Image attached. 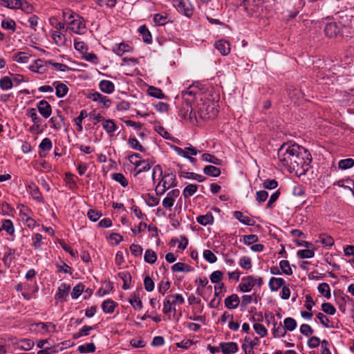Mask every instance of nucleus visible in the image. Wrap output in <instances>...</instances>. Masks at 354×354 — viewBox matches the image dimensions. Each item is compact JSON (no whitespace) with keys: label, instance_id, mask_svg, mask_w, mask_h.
Listing matches in <instances>:
<instances>
[{"label":"nucleus","instance_id":"obj_1","mask_svg":"<svg viewBox=\"0 0 354 354\" xmlns=\"http://www.w3.org/2000/svg\"><path fill=\"white\" fill-rule=\"evenodd\" d=\"M299 154L295 157L288 171L290 173H295L297 176H301L306 174L310 169L312 157L308 151L300 146Z\"/></svg>","mask_w":354,"mask_h":354},{"label":"nucleus","instance_id":"obj_2","mask_svg":"<svg viewBox=\"0 0 354 354\" xmlns=\"http://www.w3.org/2000/svg\"><path fill=\"white\" fill-rule=\"evenodd\" d=\"M299 150L300 145L296 143H283L278 149L279 165L288 170Z\"/></svg>","mask_w":354,"mask_h":354},{"label":"nucleus","instance_id":"obj_3","mask_svg":"<svg viewBox=\"0 0 354 354\" xmlns=\"http://www.w3.org/2000/svg\"><path fill=\"white\" fill-rule=\"evenodd\" d=\"M64 21L68 24L66 31H71L75 34L82 35L86 31V25L82 17L69 9L63 10Z\"/></svg>","mask_w":354,"mask_h":354},{"label":"nucleus","instance_id":"obj_4","mask_svg":"<svg viewBox=\"0 0 354 354\" xmlns=\"http://www.w3.org/2000/svg\"><path fill=\"white\" fill-rule=\"evenodd\" d=\"M344 28V25L340 21H330L326 24L324 32L328 37H338L342 36Z\"/></svg>","mask_w":354,"mask_h":354},{"label":"nucleus","instance_id":"obj_5","mask_svg":"<svg viewBox=\"0 0 354 354\" xmlns=\"http://www.w3.org/2000/svg\"><path fill=\"white\" fill-rule=\"evenodd\" d=\"M30 329L32 331L39 333L41 335L55 333L57 331L56 325L52 322H37L30 325Z\"/></svg>","mask_w":354,"mask_h":354},{"label":"nucleus","instance_id":"obj_6","mask_svg":"<svg viewBox=\"0 0 354 354\" xmlns=\"http://www.w3.org/2000/svg\"><path fill=\"white\" fill-rule=\"evenodd\" d=\"M176 185V178L162 176L155 188V192L157 195L161 196L164 194L171 187H174Z\"/></svg>","mask_w":354,"mask_h":354},{"label":"nucleus","instance_id":"obj_7","mask_svg":"<svg viewBox=\"0 0 354 354\" xmlns=\"http://www.w3.org/2000/svg\"><path fill=\"white\" fill-rule=\"evenodd\" d=\"M178 115L185 120H192L196 118V113L194 111L192 104L187 102H184L179 110Z\"/></svg>","mask_w":354,"mask_h":354},{"label":"nucleus","instance_id":"obj_8","mask_svg":"<svg viewBox=\"0 0 354 354\" xmlns=\"http://www.w3.org/2000/svg\"><path fill=\"white\" fill-rule=\"evenodd\" d=\"M173 149L178 156L185 158H189L190 156H196L198 153H201V151L198 150L191 145L183 149L177 146H174Z\"/></svg>","mask_w":354,"mask_h":354},{"label":"nucleus","instance_id":"obj_9","mask_svg":"<svg viewBox=\"0 0 354 354\" xmlns=\"http://www.w3.org/2000/svg\"><path fill=\"white\" fill-rule=\"evenodd\" d=\"M180 195V191L178 189H172L169 191L165 198L162 200V206L168 210H171L173 207L175 200Z\"/></svg>","mask_w":354,"mask_h":354},{"label":"nucleus","instance_id":"obj_10","mask_svg":"<svg viewBox=\"0 0 354 354\" xmlns=\"http://www.w3.org/2000/svg\"><path fill=\"white\" fill-rule=\"evenodd\" d=\"M89 98L95 102L101 104L102 108H109L111 104V100L98 92H95L89 95Z\"/></svg>","mask_w":354,"mask_h":354},{"label":"nucleus","instance_id":"obj_11","mask_svg":"<svg viewBox=\"0 0 354 354\" xmlns=\"http://www.w3.org/2000/svg\"><path fill=\"white\" fill-rule=\"evenodd\" d=\"M254 286V277L253 276H247L241 279V282L238 286V288L243 292H250Z\"/></svg>","mask_w":354,"mask_h":354},{"label":"nucleus","instance_id":"obj_12","mask_svg":"<svg viewBox=\"0 0 354 354\" xmlns=\"http://www.w3.org/2000/svg\"><path fill=\"white\" fill-rule=\"evenodd\" d=\"M37 108L40 115L44 118H48L52 113V107L46 100H42L37 104Z\"/></svg>","mask_w":354,"mask_h":354},{"label":"nucleus","instance_id":"obj_13","mask_svg":"<svg viewBox=\"0 0 354 354\" xmlns=\"http://www.w3.org/2000/svg\"><path fill=\"white\" fill-rule=\"evenodd\" d=\"M196 90V88L192 86L182 91L183 102L192 104L195 98H196L197 92Z\"/></svg>","mask_w":354,"mask_h":354},{"label":"nucleus","instance_id":"obj_14","mask_svg":"<svg viewBox=\"0 0 354 354\" xmlns=\"http://www.w3.org/2000/svg\"><path fill=\"white\" fill-rule=\"evenodd\" d=\"M219 346L223 354L236 353L239 350L237 344L232 342H221Z\"/></svg>","mask_w":354,"mask_h":354},{"label":"nucleus","instance_id":"obj_15","mask_svg":"<svg viewBox=\"0 0 354 354\" xmlns=\"http://www.w3.org/2000/svg\"><path fill=\"white\" fill-rule=\"evenodd\" d=\"M240 299L236 294H232L227 297L224 301L225 306L230 310L236 309L240 304Z\"/></svg>","mask_w":354,"mask_h":354},{"label":"nucleus","instance_id":"obj_16","mask_svg":"<svg viewBox=\"0 0 354 354\" xmlns=\"http://www.w3.org/2000/svg\"><path fill=\"white\" fill-rule=\"evenodd\" d=\"M178 166L180 167V171H178V174L180 177H183L187 179L196 180L200 183L203 182L205 180V178L203 176L194 172L184 171L182 170L181 165L178 164Z\"/></svg>","mask_w":354,"mask_h":354},{"label":"nucleus","instance_id":"obj_17","mask_svg":"<svg viewBox=\"0 0 354 354\" xmlns=\"http://www.w3.org/2000/svg\"><path fill=\"white\" fill-rule=\"evenodd\" d=\"M71 290L70 285L66 283H61L58 287V291L55 294V299L63 301L66 299V297L68 296V292Z\"/></svg>","mask_w":354,"mask_h":354},{"label":"nucleus","instance_id":"obj_18","mask_svg":"<svg viewBox=\"0 0 354 354\" xmlns=\"http://www.w3.org/2000/svg\"><path fill=\"white\" fill-rule=\"evenodd\" d=\"M285 283V280L283 278L272 277L270 279L268 286L271 291L277 292L284 286Z\"/></svg>","mask_w":354,"mask_h":354},{"label":"nucleus","instance_id":"obj_19","mask_svg":"<svg viewBox=\"0 0 354 354\" xmlns=\"http://www.w3.org/2000/svg\"><path fill=\"white\" fill-rule=\"evenodd\" d=\"M214 46L223 56L227 55L230 52V44L225 40L216 41Z\"/></svg>","mask_w":354,"mask_h":354},{"label":"nucleus","instance_id":"obj_20","mask_svg":"<svg viewBox=\"0 0 354 354\" xmlns=\"http://www.w3.org/2000/svg\"><path fill=\"white\" fill-rule=\"evenodd\" d=\"M28 189L34 200L39 203L43 202V198L39 189L35 183H30L28 185Z\"/></svg>","mask_w":354,"mask_h":354},{"label":"nucleus","instance_id":"obj_21","mask_svg":"<svg viewBox=\"0 0 354 354\" xmlns=\"http://www.w3.org/2000/svg\"><path fill=\"white\" fill-rule=\"evenodd\" d=\"M118 304L113 300L109 299L104 301L102 304V308L104 313L111 314L114 312Z\"/></svg>","mask_w":354,"mask_h":354},{"label":"nucleus","instance_id":"obj_22","mask_svg":"<svg viewBox=\"0 0 354 354\" xmlns=\"http://www.w3.org/2000/svg\"><path fill=\"white\" fill-rule=\"evenodd\" d=\"M53 85L55 86V94L57 97H63L67 94L68 88L65 84L55 82Z\"/></svg>","mask_w":354,"mask_h":354},{"label":"nucleus","instance_id":"obj_23","mask_svg":"<svg viewBox=\"0 0 354 354\" xmlns=\"http://www.w3.org/2000/svg\"><path fill=\"white\" fill-rule=\"evenodd\" d=\"M234 216L244 225L253 226L255 221L251 219L249 216H245L241 212L235 211Z\"/></svg>","mask_w":354,"mask_h":354},{"label":"nucleus","instance_id":"obj_24","mask_svg":"<svg viewBox=\"0 0 354 354\" xmlns=\"http://www.w3.org/2000/svg\"><path fill=\"white\" fill-rule=\"evenodd\" d=\"M132 48L129 45L124 43L115 44L113 47V51L118 56H122L124 53L130 52Z\"/></svg>","mask_w":354,"mask_h":354},{"label":"nucleus","instance_id":"obj_25","mask_svg":"<svg viewBox=\"0 0 354 354\" xmlns=\"http://www.w3.org/2000/svg\"><path fill=\"white\" fill-rule=\"evenodd\" d=\"M100 90L105 93L110 94L114 91V84L110 80H102L99 84Z\"/></svg>","mask_w":354,"mask_h":354},{"label":"nucleus","instance_id":"obj_26","mask_svg":"<svg viewBox=\"0 0 354 354\" xmlns=\"http://www.w3.org/2000/svg\"><path fill=\"white\" fill-rule=\"evenodd\" d=\"M272 333L274 337H281L286 335V330L281 322L277 324L276 322H274L273 324Z\"/></svg>","mask_w":354,"mask_h":354},{"label":"nucleus","instance_id":"obj_27","mask_svg":"<svg viewBox=\"0 0 354 354\" xmlns=\"http://www.w3.org/2000/svg\"><path fill=\"white\" fill-rule=\"evenodd\" d=\"M174 306V305L173 304L171 299L167 295L163 301V309H162L163 313L168 315L171 312L175 313L176 311V309Z\"/></svg>","mask_w":354,"mask_h":354},{"label":"nucleus","instance_id":"obj_28","mask_svg":"<svg viewBox=\"0 0 354 354\" xmlns=\"http://www.w3.org/2000/svg\"><path fill=\"white\" fill-rule=\"evenodd\" d=\"M196 221L202 225H210L214 223V216H212V213H207L205 215H200L196 218Z\"/></svg>","mask_w":354,"mask_h":354},{"label":"nucleus","instance_id":"obj_29","mask_svg":"<svg viewBox=\"0 0 354 354\" xmlns=\"http://www.w3.org/2000/svg\"><path fill=\"white\" fill-rule=\"evenodd\" d=\"M203 172L205 175L218 177L221 175V169L213 165H207L203 168Z\"/></svg>","mask_w":354,"mask_h":354},{"label":"nucleus","instance_id":"obj_30","mask_svg":"<svg viewBox=\"0 0 354 354\" xmlns=\"http://www.w3.org/2000/svg\"><path fill=\"white\" fill-rule=\"evenodd\" d=\"M138 32L142 35L144 42L147 44H151L152 42L151 35L145 25L141 26L138 28Z\"/></svg>","mask_w":354,"mask_h":354},{"label":"nucleus","instance_id":"obj_31","mask_svg":"<svg viewBox=\"0 0 354 354\" xmlns=\"http://www.w3.org/2000/svg\"><path fill=\"white\" fill-rule=\"evenodd\" d=\"M52 38L55 43L58 46H63L65 44L66 39L65 35L59 30L52 32Z\"/></svg>","mask_w":354,"mask_h":354},{"label":"nucleus","instance_id":"obj_32","mask_svg":"<svg viewBox=\"0 0 354 354\" xmlns=\"http://www.w3.org/2000/svg\"><path fill=\"white\" fill-rule=\"evenodd\" d=\"M127 144L129 147L133 149L138 150L140 152L145 151V148L135 137H130L128 140Z\"/></svg>","mask_w":354,"mask_h":354},{"label":"nucleus","instance_id":"obj_33","mask_svg":"<svg viewBox=\"0 0 354 354\" xmlns=\"http://www.w3.org/2000/svg\"><path fill=\"white\" fill-rule=\"evenodd\" d=\"M95 329L94 326H84L79 332L73 335V339H76L81 337L87 336L90 334L91 331Z\"/></svg>","mask_w":354,"mask_h":354},{"label":"nucleus","instance_id":"obj_34","mask_svg":"<svg viewBox=\"0 0 354 354\" xmlns=\"http://www.w3.org/2000/svg\"><path fill=\"white\" fill-rule=\"evenodd\" d=\"M0 230H5L10 235L15 234V227L12 221L10 219L2 220V225Z\"/></svg>","mask_w":354,"mask_h":354},{"label":"nucleus","instance_id":"obj_35","mask_svg":"<svg viewBox=\"0 0 354 354\" xmlns=\"http://www.w3.org/2000/svg\"><path fill=\"white\" fill-rule=\"evenodd\" d=\"M201 160L203 161L208 162L216 165H221L222 164V160L221 159L207 153H205L202 155Z\"/></svg>","mask_w":354,"mask_h":354},{"label":"nucleus","instance_id":"obj_36","mask_svg":"<svg viewBox=\"0 0 354 354\" xmlns=\"http://www.w3.org/2000/svg\"><path fill=\"white\" fill-rule=\"evenodd\" d=\"M144 260L149 264H153L157 260V254L153 250L147 249L145 253Z\"/></svg>","mask_w":354,"mask_h":354},{"label":"nucleus","instance_id":"obj_37","mask_svg":"<svg viewBox=\"0 0 354 354\" xmlns=\"http://www.w3.org/2000/svg\"><path fill=\"white\" fill-rule=\"evenodd\" d=\"M148 93L149 95L156 97L157 99H164L165 95L160 88L151 86L148 88Z\"/></svg>","mask_w":354,"mask_h":354},{"label":"nucleus","instance_id":"obj_38","mask_svg":"<svg viewBox=\"0 0 354 354\" xmlns=\"http://www.w3.org/2000/svg\"><path fill=\"white\" fill-rule=\"evenodd\" d=\"M317 290L326 299H330L331 297L330 288L327 283H322L318 287Z\"/></svg>","mask_w":354,"mask_h":354},{"label":"nucleus","instance_id":"obj_39","mask_svg":"<svg viewBox=\"0 0 354 354\" xmlns=\"http://www.w3.org/2000/svg\"><path fill=\"white\" fill-rule=\"evenodd\" d=\"M102 127L108 133H111L116 130V124L112 119L105 120L102 123Z\"/></svg>","mask_w":354,"mask_h":354},{"label":"nucleus","instance_id":"obj_40","mask_svg":"<svg viewBox=\"0 0 354 354\" xmlns=\"http://www.w3.org/2000/svg\"><path fill=\"white\" fill-rule=\"evenodd\" d=\"M16 26L15 21L12 19L7 18L1 21V27L5 30H11L12 32L16 30Z\"/></svg>","mask_w":354,"mask_h":354},{"label":"nucleus","instance_id":"obj_41","mask_svg":"<svg viewBox=\"0 0 354 354\" xmlns=\"http://www.w3.org/2000/svg\"><path fill=\"white\" fill-rule=\"evenodd\" d=\"M129 303L136 310L141 309L142 308V303L139 298V295L135 292L131 295L129 299Z\"/></svg>","mask_w":354,"mask_h":354},{"label":"nucleus","instance_id":"obj_42","mask_svg":"<svg viewBox=\"0 0 354 354\" xmlns=\"http://www.w3.org/2000/svg\"><path fill=\"white\" fill-rule=\"evenodd\" d=\"M297 255L300 259H310L315 256L314 248L298 250Z\"/></svg>","mask_w":354,"mask_h":354},{"label":"nucleus","instance_id":"obj_43","mask_svg":"<svg viewBox=\"0 0 354 354\" xmlns=\"http://www.w3.org/2000/svg\"><path fill=\"white\" fill-rule=\"evenodd\" d=\"M320 242L325 246L331 247L334 245V239L332 236L327 235L326 234H322L319 236V240L317 241Z\"/></svg>","mask_w":354,"mask_h":354},{"label":"nucleus","instance_id":"obj_44","mask_svg":"<svg viewBox=\"0 0 354 354\" xmlns=\"http://www.w3.org/2000/svg\"><path fill=\"white\" fill-rule=\"evenodd\" d=\"M88 115L87 112L85 109L80 111V115L75 119V123L77 127V131H82V120Z\"/></svg>","mask_w":354,"mask_h":354},{"label":"nucleus","instance_id":"obj_45","mask_svg":"<svg viewBox=\"0 0 354 354\" xmlns=\"http://www.w3.org/2000/svg\"><path fill=\"white\" fill-rule=\"evenodd\" d=\"M19 347L21 350L30 351L34 346V342L29 339H21L19 342Z\"/></svg>","mask_w":354,"mask_h":354},{"label":"nucleus","instance_id":"obj_46","mask_svg":"<svg viewBox=\"0 0 354 354\" xmlns=\"http://www.w3.org/2000/svg\"><path fill=\"white\" fill-rule=\"evenodd\" d=\"M197 189L198 185L194 184H189L184 188L183 194L185 198L192 196L196 192Z\"/></svg>","mask_w":354,"mask_h":354},{"label":"nucleus","instance_id":"obj_47","mask_svg":"<svg viewBox=\"0 0 354 354\" xmlns=\"http://www.w3.org/2000/svg\"><path fill=\"white\" fill-rule=\"evenodd\" d=\"M29 58V54L26 52H18L13 56V60L18 63H27Z\"/></svg>","mask_w":354,"mask_h":354},{"label":"nucleus","instance_id":"obj_48","mask_svg":"<svg viewBox=\"0 0 354 354\" xmlns=\"http://www.w3.org/2000/svg\"><path fill=\"white\" fill-rule=\"evenodd\" d=\"M18 9H21L23 12L30 14L32 13L34 8L33 6L26 1L19 0Z\"/></svg>","mask_w":354,"mask_h":354},{"label":"nucleus","instance_id":"obj_49","mask_svg":"<svg viewBox=\"0 0 354 354\" xmlns=\"http://www.w3.org/2000/svg\"><path fill=\"white\" fill-rule=\"evenodd\" d=\"M49 24L51 26L58 30H65L66 26L64 23L59 21L55 17H51L49 18Z\"/></svg>","mask_w":354,"mask_h":354},{"label":"nucleus","instance_id":"obj_50","mask_svg":"<svg viewBox=\"0 0 354 354\" xmlns=\"http://www.w3.org/2000/svg\"><path fill=\"white\" fill-rule=\"evenodd\" d=\"M354 166V160L352 158H346L340 160L338 162V167L342 170L348 169Z\"/></svg>","mask_w":354,"mask_h":354},{"label":"nucleus","instance_id":"obj_51","mask_svg":"<svg viewBox=\"0 0 354 354\" xmlns=\"http://www.w3.org/2000/svg\"><path fill=\"white\" fill-rule=\"evenodd\" d=\"M176 8L178 12H182L187 17H191L193 14L192 9L189 6H187L183 1Z\"/></svg>","mask_w":354,"mask_h":354},{"label":"nucleus","instance_id":"obj_52","mask_svg":"<svg viewBox=\"0 0 354 354\" xmlns=\"http://www.w3.org/2000/svg\"><path fill=\"white\" fill-rule=\"evenodd\" d=\"M13 86L12 80L8 76H5L0 80V88L2 90H8Z\"/></svg>","mask_w":354,"mask_h":354},{"label":"nucleus","instance_id":"obj_53","mask_svg":"<svg viewBox=\"0 0 354 354\" xmlns=\"http://www.w3.org/2000/svg\"><path fill=\"white\" fill-rule=\"evenodd\" d=\"M15 250L9 248L3 254V261L6 265H10L15 259Z\"/></svg>","mask_w":354,"mask_h":354},{"label":"nucleus","instance_id":"obj_54","mask_svg":"<svg viewBox=\"0 0 354 354\" xmlns=\"http://www.w3.org/2000/svg\"><path fill=\"white\" fill-rule=\"evenodd\" d=\"M279 268L281 272L287 275L292 274V270L290 266L289 261L287 260H282L279 262Z\"/></svg>","mask_w":354,"mask_h":354},{"label":"nucleus","instance_id":"obj_55","mask_svg":"<svg viewBox=\"0 0 354 354\" xmlns=\"http://www.w3.org/2000/svg\"><path fill=\"white\" fill-rule=\"evenodd\" d=\"M284 326L283 327L286 328V330H288L289 331L294 330L297 327V322L295 319L292 317H287L283 320Z\"/></svg>","mask_w":354,"mask_h":354},{"label":"nucleus","instance_id":"obj_56","mask_svg":"<svg viewBox=\"0 0 354 354\" xmlns=\"http://www.w3.org/2000/svg\"><path fill=\"white\" fill-rule=\"evenodd\" d=\"M95 350V346L93 342L88 343L86 345H80L77 348V351L80 353H93Z\"/></svg>","mask_w":354,"mask_h":354},{"label":"nucleus","instance_id":"obj_57","mask_svg":"<svg viewBox=\"0 0 354 354\" xmlns=\"http://www.w3.org/2000/svg\"><path fill=\"white\" fill-rule=\"evenodd\" d=\"M28 115L35 124H37V125L35 127L37 128H39V123H40L41 120L40 118L38 117V115L37 114L36 109L34 108L29 109L28 110Z\"/></svg>","mask_w":354,"mask_h":354},{"label":"nucleus","instance_id":"obj_58","mask_svg":"<svg viewBox=\"0 0 354 354\" xmlns=\"http://www.w3.org/2000/svg\"><path fill=\"white\" fill-rule=\"evenodd\" d=\"M19 0H0V6L16 10L18 9Z\"/></svg>","mask_w":354,"mask_h":354},{"label":"nucleus","instance_id":"obj_59","mask_svg":"<svg viewBox=\"0 0 354 354\" xmlns=\"http://www.w3.org/2000/svg\"><path fill=\"white\" fill-rule=\"evenodd\" d=\"M153 19L157 26H164L168 22L167 17L160 13L155 14Z\"/></svg>","mask_w":354,"mask_h":354},{"label":"nucleus","instance_id":"obj_60","mask_svg":"<svg viewBox=\"0 0 354 354\" xmlns=\"http://www.w3.org/2000/svg\"><path fill=\"white\" fill-rule=\"evenodd\" d=\"M112 178L119 183L121 186L125 187L128 185V180L121 173H115L112 174Z\"/></svg>","mask_w":354,"mask_h":354},{"label":"nucleus","instance_id":"obj_61","mask_svg":"<svg viewBox=\"0 0 354 354\" xmlns=\"http://www.w3.org/2000/svg\"><path fill=\"white\" fill-rule=\"evenodd\" d=\"M203 256L205 260L209 263H214L217 261L216 256L209 250H205Z\"/></svg>","mask_w":354,"mask_h":354},{"label":"nucleus","instance_id":"obj_62","mask_svg":"<svg viewBox=\"0 0 354 354\" xmlns=\"http://www.w3.org/2000/svg\"><path fill=\"white\" fill-rule=\"evenodd\" d=\"M42 239H43V236L39 233H36V234H33V236H32V245L36 250H38L41 247Z\"/></svg>","mask_w":354,"mask_h":354},{"label":"nucleus","instance_id":"obj_63","mask_svg":"<svg viewBox=\"0 0 354 354\" xmlns=\"http://www.w3.org/2000/svg\"><path fill=\"white\" fill-rule=\"evenodd\" d=\"M259 241V237L256 234L244 235L242 241L247 245H252Z\"/></svg>","mask_w":354,"mask_h":354},{"label":"nucleus","instance_id":"obj_64","mask_svg":"<svg viewBox=\"0 0 354 354\" xmlns=\"http://www.w3.org/2000/svg\"><path fill=\"white\" fill-rule=\"evenodd\" d=\"M344 255L346 257H352L348 260V262L351 264H354V245H347L344 249Z\"/></svg>","mask_w":354,"mask_h":354}]
</instances>
